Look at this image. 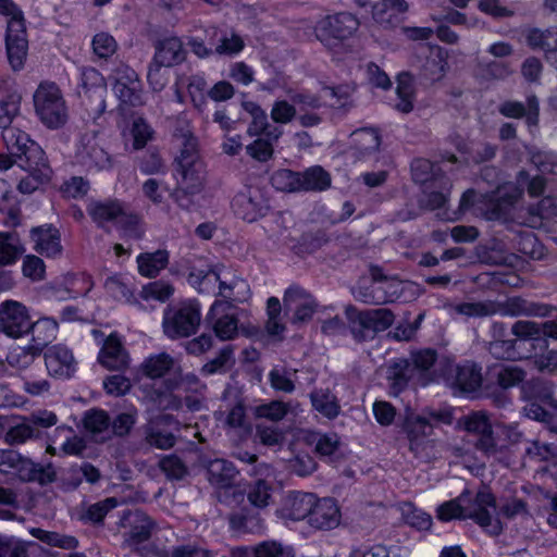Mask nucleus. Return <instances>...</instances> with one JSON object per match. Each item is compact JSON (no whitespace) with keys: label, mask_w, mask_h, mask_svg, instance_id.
Here are the masks:
<instances>
[{"label":"nucleus","mask_w":557,"mask_h":557,"mask_svg":"<svg viewBox=\"0 0 557 557\" xmlns=\"http://www.w3.org/2000/svg\"><path fill=\"white\" fill-rule=\"evenodd\" d=\"M29 331H32L33 345L42 351L57 337L58 323L53 319L42 318L34 323L30 322Z\"/></svg>","instance_id":"obj_39"},{"label":"nucleus","mask_w":557,"mask_h":557,"mask_svg":"<svg viewBox=\"0 0 557 557\" xmlns=\"http://www.w3.org/2000/svg\"><path fill=\"white\" fill-rule=\"evenodd\" d=\"M557 41V27L548 28L545 30L533 28L527 35V42L533 49H541L544 51L545 57L550 49L556 46Z\"/></svg>","instance_id":"obj_50"},{"label":"nucleus","mask_w":557,"mask_h":557,"mask_svg":"<svg viewBox=\"0 0 557 557\" xmlns=\"http://www.w3.org/2000/svg\"><path fill=\"white\" fill-rule=\"evenodd\" d=\"M341 511L333 498L317 499L308 523L317 530H332L339 525Z\"/></svg>","instance_id":"obj_21"},{"label":"nucleus","mask_w":557,"mask_h":557,"mask_svg":"<svg viewBox=\"0 0 557 557\" xmlns=\"http://www.w3.org/2000/svg\"><path fill=\"white\" fill-rule=\"evenodd\" d=\"M18 166L27 172V175L22 177L17 185V189L23 194H32L39 185L49 181L51 175V169L47 163L46 157L36 163L21 162Z\"/></svg>","instance_id":"obj_25"},{"label":"nucleus","mask_w":557,"mask_h":557,"mask_svg":"<svg viewBox=\"0 0 557 557\" xmlns=\"http://www.w3.org/2000/svg\"><path fill=\"white\" fill-rule=\"evenodd\" d=\"M511 334L518 347L523 342H536L543 337L542 324L529 320H518L511 326Z\"/></svg>","instance_id":"obj_48"},{"label":"nucleus","mask_w":557,"mask_h":557,"mask_svg":"<svg viewBox=\"0 0 557 557\" xmlns=\"http://www.w3.org/2000/svg\"><path fill=\"white\" fill-rule=\"evenodd\" d=\"M355 297L368 305H382L393 301L396 290L387 292L384 286L371 284L368 287H359Z\"/></svg>","instance_id":"obj_49"},{"label":"nucleus","mask_w":557,"mask_h":557,"mask_svg":"<svg viewBox=\"0 0 557 557\" xmlns=\"http://www.w3.org/2000/svg\"><path fill=\"white\" fill-rule=\"evenodd\" d=\"M176 369L178 370V361L165 351L148 356L139 366V372L151 380L171 375Z\"/></svg>","instance_id":"obj_22"},{"label":"nucleus","mask_w":557,"mask_h":557,"mask_svg":"<svg viewBox=\"0 0 557 557\" xmlns=\"http://www.w3.org/2000/svg\"><path fill=\"white\" fill-rule=\"evenodd\" d=\"M258 508L243 507L230 515L231 528L238 533H258L263 529V520Z\"/></svg>","instance_id":"obj_33"},{"label":"nucleus","mask_w":557,"mask_h":557,"mask_svg":"<svg viewBox=\"0 0 557 557\" xmlns=\"http://www.w3.org/2000/svg\"><path fill=\"white\" fill-rule=\"evenodd\" d=\"M177 139L183 146L177 158L178 173L181 175L178 181L180 187L185 188L190 194H198L203 187L205 171L197 154V139L190 133H183Z\"/></svg>","instance_id":"obj_6"},{"label":"nucleus","mask_w":557,"mask_h":557,"mask_svg":"<svg viewBox=\"0 0 557 557\" xmlns=\"http://www.w3.org/2000/svg\"><path fill=\"white\" fill-rule=\"evenodd\" d=\"M34 104L40 121L49 128L62 127L67 121V108L60 88L54 83H42L34 95Z\"/></svg>","instance_id":"obj_7"},{"label":"nucleus","mask_w":557,"mask_h":557,"mask_svg":"<svg viewBox=\"0 0 557 557\" xmlns=\"http://www.w3.org/2000/svg\"><path fill=\"white\" fill-rule=\"evenodd\" d=\"M3 139L17 164L21 162L36 163L46 157L41 147L32 140L25 132L8 127L3 132Z\"/></svg>","instance_id":"obj_11"},{"label":"nucleus","mask_w":557,"mask_h":557,"mask_svg":"<svg viewBox=\"0 0 557 557\" xmlns=\"http://www.w3.org/2000/svg\"><path fill=\"white\" fill-rule=\"evenodd\" d=\"M76 157L88 171H110L114 165L113 157L103 148L96 131L81 137Z\"/></svg>","instance_id":"obj_8"},{"label":"nucleus","mask_w":557,"mask_h":557,"mask_svg":"<svg viewBox=\"0 0 557 557\" xmlns=\"http://www.w3.org/2000/svg\"><path fill=\"white\" fill-rule=\"evenodd\" d=\"M530 220L528 225L536 227L541 225L542 220H549L557 216V201L553 197H544L536 207L530 209Z\"/></svg>","instance_id":"obj_55"},{"label":"nucleus","mask_w":557,"mask_h":557,"mask_svg":"<svg viewBox=\"0 0 557 557\" xmlns=\"http://www.w3.org/2000/svg\"><path fill=\"white\" fill-rule=\"evenodd\" d=\"M255 557H295L294 550L289 546L283 545L277 541H264L253 547Z\"/></svg>","instance_id":"obj_61"},{"label":"nucleus","mask_w":557,"mask_h":557,"mask_svg":"<svg viewBox=\"0 0 557 557\" xmlns=\"http://www.w3.org/2000/svg\"><path fill=\"white\" fill-rule=\"evenodd\" d=\"M29 237L34 244V250L47 258H58L62 255L61 234L51 224L33 227Z\"/></svg>","instance_id":"obj_14"},{"label":"nucleus","mask_w":557,"mask_h":557,"mask_svg":"<svg viewBox=\"0 0 557 557\" xmlns=\"http://www.w3.org/2000/svg\"><path fill=\"white\" fill-rule=\"evenodd\" d=\"M87 212L99 226L107 222L126 223L132 216H128L125 206L116 199L103 201H91L87 207Z\"/></svg>","instance_id":"obj_16"},{"label":"nucleus","mask_w":557,"mask_h":557,"mask_svg":"<svg viewBox=\"0 0 557 557\" xmlns=\"http://www.w3.org/2000/svg\"><path fill=\"white\" fill-rule=\"evenodd\" d=\"M525 375V371L518 366H505L496 372V381L502 388L507 389L522 383Z\"/></svg>","instance_id":"obj_63"},{"label":"nucleus","mask_w":557,"mask_h":557,"mask_svg":"<svg viewBox=\"0 0 557 557\" xmlns=\"http://www.w3.org/2000/svg\"><path fill=\"white\" fill-rule=\"evenodd\" d=\"M208 480L216 487H228L237 475L234 465L225 459H214L207 465Z\"/></svg>","instance_id":"obj_34"},{"label":"nucleus","mask_w":557,"mask_h":557,"mask_svg":"<svg viewBox=\"0 0 557 557\" xmlns=\"http://www.w3.org/2000/svg\"><path fill=\"white\" fill-rule=\"evenodd\" d=\"M310 400L314 410L327 419H335L341 412L338 400L329 388L314 389Z\"/></svg>","instance_id":"obj_38"},{"label":"nucleus","mask_w":557,"mask_h":557,"mask_svg":"<svg viewBox=\"0 0 557 557\" xmlns=\"http://www.w3.org/2000/svg\"><path fill=\"white\" fill-rule=\"evenodd\" d=\"M145 440L147 444L158 449H169L175 445V436L162 430L157 422L152 421L145 428Z\"/></svg>","instance_id":"obj_51"},{"label":"nucleus","mask_w":557,"mask_h":557,"mask_svg":"<svg viewBox=\"0 0 557 557\" xmlns=\"http://www.w3.org/2000/svg\"><path fill=\"white\" fill-rule=\"evenodd\" d=\"M247 497L255 508H264L272 497V486L265 480H257L249 486Z\"/></svg>","instance_id":"obj_59"},{"label":"nucleus","mask_w":557,"mask_h":557,"mask_svg":"<svg viewBox=\"0 0 557 557\" xmlns=\"http://www.w3.org/2000/svg\"><path fill=\"white\" fill-rule=\"evenodd\" d=\"M522 196V190L513 184H505L497 189L496 203L491 219H498L506 213V209L516 203Z\"/></svg>","instance_id":"obj_47"},{"label":"nucleus","mask_w":557,"mask_h":557,"mask_svg":"<svg viewBox=\"0 0 557 557\" xmlns=\"http://www.w3.org/2000/svg\"><path fill=\"white\" fill-rule=\"evenodd\" d=\"M444 374L451 380L453 385L461 393H471L476 391L482 383L481 368L471 362L463 364H454L449 360Z\"/></svg>","instance_id":"obj_13"},{"label":"nucleus","mask_w":557,"mask_h":557,"mask_svg":"<svg viewBox=\"0 0 557 557\" xmlns=\"http://www.w3.org/2000/svg\"><path fill=\"white\" fill-rule=\"evenodd\" d=\"M488 351L497 359H517L522 358L521 349L513 338L491 341L488 344Z\"/></svg>","instance_id":"obj_57"},{"label":"nucleus","mask_w":557,"mask_h":557,"mask_svg":"<svg viewBox=\"0 0 557 557\" xmlns=\"http://www.w3.org/2000/svg\"><path fill=\"white\" fill-rule=\"evenodd\" d=\"M156 541H159L157 537ZM152 553L156 557H212L211 553L197 545L196 543H186L173 547L160 546L157 542L152 545Z\"/></svg>","instance_id":"obj_37"},{"label":"nucleus","mask_w":557,"mask_h":557,"mask_svg":"<svg viewBox=\"0 0 557 557\" xmlns=\"http://www.w3.org/2000/svg\"><path fill=\"white\" fill-rule=\"evenodd\" d=\"M17 459L14 461L12 471H14L22 481L39 482L40 484L51 483L55 479V474L50 469L33 462L30 459L21 456L17 453Z\"/></svg>","instance_id":"obj_28"},{"label":"nucleus","mask_w":557,"mask_h":557,"mask_svg":"<svg viewBox=\"0 0 557 557\" xmlns=\"http://www.w3.org/2000/svg\"><path fill=\"white\" fill-rule=\"evenodd\" d=\"M459 424L468 432L478 437L492 429L490 418L484 411L471 412L459 420Z\"/></svg>","instance_id":"obj_58"},{"label":"nucleus","mask_w":557,"mask_h":557,"mask_svg":"<svg viewBox=\"0 0 557 557\" xmlns=\"http://www.w3.org/2000/svg\"><path fill=\"white\" fill-rule=\"evenodd\" d=\"M98 361L108 370L122 371L129 366V355L123 347L120 338L111 334L107 337L100 349Z\"/></svg>","instance_id":"obj_19"},{"label":"nucleus","mask_w":557,"mask_h":557,"mask_svg":"<svg viewBox=\"0 0 557 557\" xmlns=\"http://www.w3.org/2000/svg\"><path fill=\"white\" fill-rule=\"evenodd\" d=\"M309 445L321 457H332L341 447V438L336 433H309L306 437Z\"/></svg>","instance_id":"obj_41"},{"label":"nucleus","mask_w":557,"mask_h":557,"mask_svg":"<svg viewBox=\"0 0 557 557\" xmlns=\"http://www.w3.org/2000/svg\"><path fill=\"white\" fill-rule=\"evenodd\" d=\"M0 14L9 17L5 34L9 63L14 71H20L24 67L28 51L23 12L12 0H0Z\"/></svg>","instance_id":"obj_2"},{"label":"nucleus","mask_w":557,"mask_h":557,"mask_svg":"<svg viewBox=\"0 0 557 557\" xmlns=\"http://www.w3.org/2000/svg\"><path fill=\"white\" fill-rule=\"evenodd\" d=\"M498 111L502 115L510 119H521L525 116L527 124L530 127L536 126L539 123L540 107L535 96L527 98V103L519 101H504L499 104Z\"/></svg>","instance_id":"obj_26"},{"label":"nucleus","mask_w":557,"mask_h":557,"mask_svg":"<svg viewBox=\"0 0 557 557\" xmlns=\"http://www.w3.org/2000/svg\"><path fill=\"white\" fill-rule=\"evenodd\" d=\"M185 60L182 41L176 37L165 38L156 45L153 62L164 67L174 66Z\"/></svg>","instance_id":"obj_30"},{"label":"nucleus","mask_w":557,"mask_h":557,"mask_svg":"<svg viewBox=\"0 0 557 557\" xmlns=\"http://www.w3.org/2000/svg\"><path fill=\"white\" fill-rule=\"evenodd\" d=\"M447 67L446 51L438 46L428 47L420 65L419 78L424 84L432 85L445 76Z\"/></svg>","instance_id":"obj_15"},{"label":"nucleus","mask_w":557,"mask_h":557,"mask_svg":"<svg viewBox=\"0 0 557 557\" xmlns=\"http://www.w3.org/2000/svg\"><path fill=\"white\" fill-rule=\"evenodd\" d=\"M496 503L491 493L480 492L476 494L471 506L465 508L457 500H449L442 504L437 508V518L442 521L453 519H472L487 533L498 535L503 525L498 518L495 517Z\"/></svg>","instance_id":"obj_1"},{"label":"nucleus","mask_w":557,"mask_h":557,"mask_svg":"<svg viewBox=\"0 0 557 557\" xmlns=\"http://www.w3.org/2000/svg\"><path fill=\"white\" fill-rule=\"evenodd\" d=\"M30 330V318L27 308L20 301L5 300L0 304V331L5 335L18 338Z\"/></svg>","instance_id":"obj_9"},{"label":"nucleus","mask_w":557,"mask_h":557,"mask_svg":"<svg viewBox=\"0 0 557 557\" xmlns=\"http://www.w3.org/2000/svg\"><path fill=\"white\" fill-rule=\"evenodd\" d=\"M283 301L285 309L294 312V323L308 321L317 308L314 298L300 287L288 288Z\"/></svg>","instance_id":"obj_17"},{"label":"nucleus","mask_w":557,"mask_h":557,"mask_svg":"<svg viewBox=\"0 0 557 557\" xmlns=\"http://www.w3.org/2000/svg\"><path fill=\"white\" fill-rule=\"evenodd\" d=\"M188 94L194 107L202 112L208 103V83L206 78L201 75H193L189 77L188 82Z\"/></svg>","instance_id":"obj_54"},{"label":"nucleus","mask_w":557,"mask_h":557,"mask_svg":"<svg viewBox=\"0 0 557 557\" xmlns=\"http://www.w3.org/2000/svg\"><path fill=\"white\" fill-rule=\"evenodd\" d=\"M20 110V96L0 91V128L7 129Z\"/></svg>","instance_id":"obj_52"},{"label":"nucleus","mask_w":557,"mask_h":557,"mask_svg":"<svg viewBox=\"0 0 557 557\" xmlns=\"http://www.w3.org/2000/svg\"><path fill=\"white\" fill-rule=\"evenodd\" d=\"M412 369L408 359H397L389 363L386 376L394 394L404 391L410 382L417 384V377Z\"/></svg>","instance_id":"obj_32"},{"label":"nucleus","mask_w":557,"mask_h":557,"mask_svg":"<svg viewBox=\"0 0 557 557\" xmlns=\"http://www.w3.org/2000/svg\"><path fill=\"white\" fill-rule=\"evenodd\" d=\"M359 27V21L350 13H338L321 20L317 27V38L329 45L331 39L344 40L349 38Z\"/></svg>","instance_id":"obj_10"},{"label":"nucleus","mask_w":557,"mask_h":557,"mask_svg":"<svg viewBox=\"0 0 557 557\" xmlns=\"http://www.w3.org/2000/svg\"><path fill=\"white\" fill-rule=\"evenodd\" d=\"M474 447L486 458L498 460L507 449V444L494 434L493 429H490L478 437Z\"/></svg>","instance_id":"obj_44"},{"label":"nucleus","mask_w":557,"mask_h":557,"mask_svg":"<svg viewBox=\"0 0 557 557\" xmlns=\"http://www.w3.org/2000/svg\"><path fill=\"white\" fill-rule=\"evenodd\" d=\"M164 387L169 392L175 389H183L185 392H198L203 387L199 377L194 373H183L182 368L178 364L173 374L164 380Z\"/></svg>","instance_id":"obj_46"},{"label":"nucleus","mask_w":557,"mask_h":557,"mask_svg":"<svg viewBox=\"0 0 557 557\" xmlns=\"http://www.w3.org/2000/svg\"><path fill=\"white\" fill-rule=\"evenodd\" d=\"M396 94L399 98L396 109L409 113L413 108L414 98L413 77L409 72H403L397 76Z\"/></svg>","instance_id":"obj_43"},{"label":"nucleus","mask_w":557,"mask_h":557,"mask_svg":"<svg viewBox=\"0 0 557 557\" xmlns=\"http://www.w3.org/2000/svg\"><path fill=\"white\" fill-rule=\"evenodd\" d=\"M296 369L287 368L285 366H275L269 372V382L273 389L292 394L296 389L295 376Z\"/></svg>","instance_id":"obj_42"},{"label":"nucleus","mask_w":557,"mask_h":557,"mask_svg":"<svg viewBox=\"0 0 557 557\" xmlns=\"http://www.w3.org/2000/svg\"><path fill=\"white\" fill-rule=\"evenodd\" d=\"M200 322V305L189 300L164 310L162 330L168 338L178 339L196 334Z\"/></svg>","instance_id":"obj_5"},{"label":"nucleus","mask_w":557,"mask_h":557,"mask_svg":"<svg viewBox=\"0 0 557 557\" xmlns=\"http://www.w3.org/2000/svg\"><path fill=\"white\" fill-rule=\"evenodd\" d=\"M456 311L467 317H488L502 314L508 317L537 315L546 317L548 308L530 304L520 297H510L504 302L485 300L479 302H463L456 307Z\"/></svg>","instance_id":"obj_3"},{"label":"nucleus","mask_w":557,"mask_h":557,"mask_svg":"<svg viewBox=\"0 0 557 557\" xmlns=\"http://www.w3.org/2000/svg\"><path fill=\"white\" fill-rule=\"evenodd\" d=\"M225 425L230 429L248 433L251 424L246 414V407L243 401H237L227 412Z\"/></svg>","instance_id":"obj_60"},{"label":"nucleus","mask_w":557,"mask_h":557,"mask_svg":"<svg viewBox=\"0 0 557 557\" xmlns=\"http://www.w3.org/2000/svg\"><path fill=\"white\" fill-rule=\"evenodd\" d=\"M517 249L522 255L530 257L531 259H541L544 256V248L539 243L536 236L527 232L520 234L517 240Z\"/></svg>","instance_id":"obj_64"},{"label":"nucleus","mask_w":557,"mask_h":557,"mask_svg":"<svg viewBox=\"0 0 557 557\" xmlns=\"http://www.w3.org/2000/svg\"><path fill=\"white\" fill-rule=\"evenodd\" d=\"M331 175L320 165L300 172V191H323L331 186Z\"/></svg>","instance_id":"obj_36"},{"label":"nucleus","mask_w":557,"mask_h":557,"mask_svg":"<svg viewBox=\"0 0 557 557\" xmlns=\"http://www.w3.org/2000/svg\"><path fill=\"white\" fill-rule=\"evenodd\" d=\"M169 252L159 249L153 252H143L137 257L138 272L146 277H156L169 264Z\"/></svg>","instance_id":"obj_35"},{"label":"nucleus","mask_w":557,"mask_h":557,"mask_svg":"<svg viewBox=\"0 0 557 557\" xmlns=\"http://www.w3.org/2000/svg\"><path fill=\"white\" fill-rule=\"evenodd\" d=\"M345 314L349 330L358 342L372 339L377 333L387 330L394 322V313L386 308L358 310L347 306Z\"/></svg>","instance_id":"obj_4"},{"label":"nucleus","mask_w":557,"mask_h":557,"mask_svg":"<svg viewBox=\"0 0 557 557\" xmlns=\"http://www.w3.org/2000/svg\"><path fill=\"white\" fill-rule=\"evenodd\" d=\"M315 500V496L311 493H293L288 496L283 508L284 516L294 521L304 519L309 521Z\"/></svg>","instance_id":"obj_31"},{"label":"nucleus","mask_w":557,"mask_h":557,"mask_svg":"<svg viewBox=\"0 0 557 557\" xmlns=\"http://www.w3.org/2000/svg\"><path fill=\"white\" fill-rule=\"evenodd\" d=\"M41 354L34 345L27 347H15L8 355V362L11 367L23 370L27 369Z\"/></svg>","instance_id":"obj_56"},{"label":"nucleus","mask_w":557,"mask_h":557,"mask_svg":"<svg viewBox=\"0 0 557 557\" xmlns=\"http://www.w3.org/2000/svg\"><path fill=\"white\" fill-rule=\"evenodd\" d=\"M24 252L23 246L14 233L0 232V265H10L16 262Z\"/></svg>","instance_id":"obj_45"},{"label":"nucleus","mask_w":557,"mask_h":557,"mask_svg":"<svg viewBox=\"0 0 557 557\" xmlns=\"http://www.w3.org/2000/svg\"><path fill=\"white\" fill-rule=\"evenodd\" d=\"M408 360L413 368L417 385L425 386L435 380L433 367L437 360V354L434 349L425 348L412 351Z\"/></svg>","instance_id":"obj_24"},{"label":"nucleus","mask_w":557,"mask_h":557,"mask_svg":"<svg viewBox=\"0 0 557 557\" xmlns=\"http://www.w3.org/2000/svg\"><path fill=\"white\" fill-rule=\"evenodd\" d=\"M113 90L124 103L133 107L143 104L140 82L133 70L125 69L123 75L119 73Z\"/></svg>","instance_id":"obj_23"},{"label":"nucleus","mask_w":557,"mask_h":557,"mask_svg":"<svg viewBox=\"0 0 557 557\" xmlns=\"http://www.w3.org/2000/svg\"><path fill=\"white\" fill-rule=\"evenodd\" d=\"M123 523L129 528L127 533L129 544H139L147 541L154 528L152 519L141 510L127 512L123 518Z\"/></svg>","instance_id":"obj_27"},{"label":"nucleus","mask_w":557,"mask_h":557,"mask_svg":"<svg viewBox=\"0 0 557 557\" xmlns=\"http://www.w3.org/2000/svg\"><path fill=\"white\" fill-rule=\"evenodd\" d=\"M271 183L277 190L298 193L300 191V172L289 169L277 170L272 174Z\"/></svg>","instance_id":"obj_53"},{"label":"nucleus","mask_w":557,"mask_h":557,"mask_svg":"<svg viewBox=\"0 0 557 557\" xmlns=\"http://www.w3.org/2000/svg\"><path fill=\"white\" fill-rule=\"evenodd\" d=\"M223 307L222 301H214L206 317V322L212 326L218 338L231 341L238 333V319L233 313L221 312Z\"/></svg>","instance_id":"obj_18"},{"label":"nucleus","mask_w":557,"mask_h":557,"mask_svg":"<svg viewBox=\"0 0 557 557\" xmlns=\"http://www.w3.org/2000/svg\"><path fill=\"white\" fill-rule=\"evenodd\" d=\"M39 436V430L34 429L26 417H14V422H12L7 435H4V442L9 445H21L28 440Z\"/></svg>","instance_id":"obj_40"},{"label":"nucleus","mask_w":557,"mask_h":557,"mask_svg":"<svg viewBox=\"0 0 557 557\" xmlns=\"http://www.w3.org/2000/svg\"><path fill=\"white\" fill-rule=\"evenodd\" d=\"M352 153L358 160L367 161L379 159L381 136L374 128H360L351 134Z\"/></svg>","instance_id":"obj_20"},{"label":"nucleus","mask_w":557,"mask_h":557,"mask_svg":"<svg viewBox=\"0 0 557 557\" xmlns=\"http://www.w3.org/2000/svg\"><path fill=\"white\" fill-rule=\"evenodd\" d=\"M46 368L50 375L69 379L76 370V360L72 350L62 344L50 346L45 354Z\"/></svg>","instance_id":"obj_12"},{"label":"nucleus","mask_w":557,"mask_h":557,"mask_svg":"<svg viewBox=\"0 0 557 557\" xmlns=\"http://www.w3.org/2000/svg\"><path fill=\"white\" fill-rule=\"evenodd\" d=\"M440 181L442 190L425 193L421 199L422 206L429 210L441 209L446 205L448 200L451 184L445 176H442Z\"/></svg>","instance_id":"obj_62"},{"label":"nucleus","mask_w":557,"mask_h":557,"mask_svg":"<svg viewBox=\"0 0 557 557\" xmlns=\"http://www.w3.org/2000/svg\"><path fill=\"white\" fill-rule=\"evenodd\" d=\"M218 296L233 302H244L250 295L248 283L231 272L220 273Z\"/></svg>","instance_id":"obj_29"}]
</instances>
